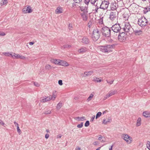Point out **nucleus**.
I'll use <instances>...</instances> for the list:
<instances>
[{"instance_id":"ddd939ff","label":"nucleus","mask_w":150,"mask_h":150,"mask_svg":"<svg viewBox=\"0 0 150 150\" xmlns=\"http://www.w3.org/2000/svg\"><path fill=\"white\" fill-rule=\"evenodd\" d=\"M93 71L91 70L88 71H86L84 73L83 76L86 77L87 76H90L93 73Z\"/></svg>"},{"instance_id":"473e14b6","label":"nucleus","mask_w":150,"mask_h":150,"mask_svg":"<svg viewBox=\"0 0 150 150\" xmlns=\"http://www.w3.org/2000/svg\"><path fill=\"white\" fill-rule=\"evenodd\" d=\"M45 69L47 70H49L52 68L51 66L49 64H46L45 67Z\"/></svg>"},{"instance_id":"864d4df0","label":"nucleus","mask_w":150,"mask_h":150,"mask_svg":"<svg viewBox=\"0 0 150 150\" xmlns=\"http://www.w3.org/2000/svg\"><path fill=\"white\" fill-rule=\"evenodd\" d=\"M89 2H90L89 0H85V1H84L85 3L87 5L88 4Z\"/></svg>"},{"instance_id":"0e129e2a","label":"nucleus","mask_w":150,"mask_h":150,"mask_svg":"<svg viewBox=\"0 0 150 150\" xmlns=\"http://www.w3.org/2000/svg\"><path fill=\"white\" fill-rule=\"evenodd\" d=\"M34 43V42H29V44L30 45H32Z\"/></svg>"},{"instance_id":"bf43d9fd","label":"nucleus","mask_w":150,"mask_h":150,"mask_svg":"<svg viewBox=\"0 0 150 150\" xmlns=\"http://www.w3.org/2000/svg\"><path fill=\"white\" fill-rule=\"evenodd\" d=\"M95 117V116H93L92 117V118H91V120L90 121L91 122L93 121V120H94Z\"/></svg>"},{"instance_id":"5701e85b","label":"nucleus","mask_w":150,"mask_h":150,"mask_svg":"<svg viewBox=\"0 0 150 150\" xmlns=\"http://www.w3.org/2000/svg\"><path fill=\"white\" fill-rule=\"evenodd\" d=\"M143 115L146 117H150V112L147 111H144L143 113Z\"/></svg>"},{"instance_id":"de8ad7c7","label":"nucleus","mask_w":150,"mask_h":150,"mask_svg":"<svg viewBox=\"0 0 150 150\" xmlns=\"http://www.w3.org/2000/svg\"><path fill=\"white\" fill-rule=\"evenodd\" d=\"M99 23L101 24H102L103 23V18L100 17V19L99 20Z\"/></svg>"},{"instance_id":"13d9d810","label":"nucleus","mask_w":150,"mask_h":150,"mask_svg":"<svg viewBox=\"0 0 150 150\" xmlns=\"http://www.w3.org/2000/svg\"><path fill=\"white\" fill-rule=\"evenodd\" d=\"M45 138L46 139H47L49 138V135L48 134H46L45 135Z\"/></svg>"},{"instance_id":"0eeeda50","label":"nucleus","mask_w":150,"mask_h":150,"mask_svg":"<svg viewBox=\"0 0 150 150\" xmlns=\"http://www.w3.org/2000/svg\"><path fill=\"white\" fill-rule=\"evenodd\" d=\"M111 28L112 30L115 33H119L122 31V28H121V27L119 24H114L112 25Z\"/></svg>"},{"instance_id":"09e8293b","label":"nucleus","mask_w":150,"mask_h":150,"mask_svg":"<svg viewBox=\"0 0 150 150\" xmlns=\"http://www.w3.org/2000/svg\"><path fill=\"white\" fill-rule=\"evenodd\" d=\"M13 57H12L14 58H17V56H18V54H16L15 53H13Z\"/></svg>"},{"instance_id":"e2e57ef3","label":"nucleus","mask_w":150,"mask_h":150,"mask_svg":"<svg viewBox=\"0 0 150 150\" xmlns=\"http://www.w3.org/2000/svg\"><path fill=\"white\" fill-rule=\"evenodd\" d=\"M109 97H107V94L106 95V96H105L103 98V100H106L107 98H108Z\"/></svg>"},{"instance_id":"2f4dec72","label":"nucleus","mask_w":150,"mask_h":150,"mask_svg":"<svg viewBox=\"0 0 150 150\" xmlns=\"http://www.w3.org/2000/svg\"><path fill=\"white\" fill-rule=\"evenodd\" d=\"M8 2L7 0H1V5H6Z\"/></svg>"},{"instance_id":"aec40b11","label":"nucleus","mask_w":150,"mask_h":150,"mask_svg":"<svg viewBox=\"0 0 150 150\" xmlns=\"http://www.w3.org/2000/svg\"><path fill=\"white\" fill-rule=\"evenodd\" d=\"M51 61L55 64L59 65L60 60L59 59L57 60V59H51Z\"/></svg>"},{"instance_id":"e433bc0d","label":"nucleus","mask_w":150,"mask_h":150,"mask_svg":"<svg viewBox=\"0 0 150 150\" xmlns=\"http://www.w3.org/2000/svg\"><path fill=\"white\" fill-rule=\"evenodd\" d=\"M56 95H55L53 94L52 96H49V97H50V98H51V99H52L53 100L55 99L56 98Z\"/></svg>"},{"instance_id":"6e6d98bb","label":"nucleus","mask_w":150,"mask_h":150,"mask_svg":"<svg viewBox=\"0 0 150 150\" xmlns=\"http://www.w3.org/2000/svg\"><path fill=\"white\" fill-rule=\"evenodd\" d=\"M5 34L4 32L0 33V36H4Z\"/></svg>"},{"instance_id":"dca6fc26","label":"nucleus","mask_w":150,"mask_h":150,"mask_svg":"<svg viewBox=\"0 0 150 150\" xmlns=\"http://www.w3.org/2000/svg\"><path fill=\"white\" fill-rule=\"evenodd\" d=\"M132 33H133L136 35H139L142 33V31L141 30H132Z\"/></svg>"},{"instance_id":"c756f323","label":"nucleus","mask_w":150,"mask_h":150,"mask_svg":"<svg viewBox=\"0 0 150 150\" xmlns=\"http://www.w3.org/2000/svg\"><path fill=\"white\" fill-rule=\"evenodd\" d=\"M81 16L83 18V20L84 21H86L87 20V17L86 15L84 13L81 15Z\"/></svg>"},{"instance_id":"4d7b16f0","label":"nucleus","mask_w":150,"mask_h":150,"mask_svg":"<svg viewBox=\"0 0 150 150\" xmlns=\"http://www.w3.org/2000/svg\"><path fill=\"white\" fill-rule=\"evenodd\" d=\"M0 124L2 125H4V123L3 122L0 120Z\"/></svg>"},{"instance_id":"338daca9","label":"nucleus","mask_w":150,"mask_h":150,"mask_svg":"<svg viewBox=\"0 0 150 150\" xmlns=\"http://www.w3.org/2000/svg\"><path fill=\"white\" fill-rule=\"evenodd\" d=\"M62 137V136L61 135H58L57 136V137L58 138H60Z\"/></svg>"},{"instance_id":"1a4fd4ad","label":"nucleus","mask_w":150,"mask_h":150,"mask_svg":"<svg viewBox=\"0 0 150 150\" xmlns=\"http://www.w3.org/2000/svg\"><path fill=\"white\" fill-rule=\"evenodd\" d=\"M121 32L119 33V35L118 36V40L120 42H124L126 39L127 37L125 33L122 31Z\"/></svg>"},{"instance_id":"37998d69","label":"nucleus","mask_w":150,"mask_h":150,"mask_svg":"<svg viewBox=\"0 0 150 150\" xmlns=\"http://www.w3.org/2000/svg\"><path fill=\"white\" fill-rule=\"evenodd\" d=\"M90 124L88 120L86 121V123L84 125L86 127H88L89 126Z\"/></svg>"},{"instance_id":"f704fd0d","label":"nucleus","mask_w":150,"mask_h":150,"mask_svg":"<svg viewBox=\"0 0 150 150\" xmlns=\"http://www.w3.org/2000/svg\"><path fill=\"white\" fill-rule=\"evenodd\" d=\"M102 113L101 112H98L96 115V119L98 117H99L101 115Z\"/></svg>"},{"instance_id":"cd10ccee","label":"nucleus","mask_w":150,"mask_h":150,"mask_svg":"<svg viewBox=\"0 0 150 150\" xmlns=\"http://www.w3.org/2000/svg\"><path fill=\"white\" fill-rule=\"evenodd\" d=\"M78 119L79 121H83L86 120L85 117H76V119Z\"/></svg>"},{"instance_id":"f8f14e48","label":"nucleus","mask_w":150,"mask_h":150,"mask_svg":"<svg viewBox=\"0 0 150 150\" xmlns=\"http://www.w3.org/2000/svg\"><path fill=\"white\" fill-rule=\"evenodd\" d=\"M23 11L25 13H29L32 12V10L30 6H28L26 8H24L23 9Z\"/></svg>"},{"instance_id":"9d476101","label":"nucleus","mask_w":150,"mask_h":150,"mask_svg":"<svg viewBox=\"0 0 150 150\" xmlns=\"http://www.w3.org/2000/svg\"><path fill=\"white\" fill-rule=\"evenodd\" d=\"M109 2L108 1H103L100 6V8L104 10H107L108 7Z\"/></svg>"},{"instance_id":"79ce46f5","label":"nucleus","mask_w":150,"mask_h":150,"mask_svg":"<svg viewBox=\"0 0 150 150\" xmlns=\"http://www.w3.org/2000/svg\"><path fill=\"white\" fill-rule=\"evenodd\" d=\"M17 129L18 133L19 134H20L22 132L20 129L19 126H17Z\"/></svg>"},{"instance_id":"774afa93","label":"nucleus","mask_w":150,"mask_h":150,"mask_svg":"<svg viewBox=\"0 0 150 150\" xmlns=\"http://www.w3.org/2000/svg\"><path fill=\"white\" fill-rule=\"evenodd\" d=\"M98 144V142H94V145H96Z\"/></svg>"},{"instance_id":"39448f33","label":"nucleus","mask_w":150,"mask_h":150,"mask_svg":"<svg viewBox=\"0 0 150 150\" xmlns=\"http://www.w3.org/2000/svg\"><path fill=\"white\" fill-rule=\"evenodd\" d=\"M138 23L140 26L144 27L147 25L148 21L144 17H142L139 19Z\"/></svg>"},{"instance_id":"72a5a7b5","label":"nucleus","mask_w":150,"mask_h":150,"mask_svg":"<svg viewBox=\"0 0 150 150\" xmlns=\"http://www.w3.org/2000/svg\"><path fill=\"white\" fill-rule=\"evenodd\" d=\"M94 95L93 94H91L90 95V96L88 97V99L87 100V101L88 102H89L90 100H91L92 98L93 97V96Z\"/></svg>"},{"instance_id":"f257e3e1","label":"nucleus","mask_w":150,"mask_h":150,"mask_svg":"<svg viewBox=\"0 0 150 150\" xmlns=\"http://www.w3.org/2000/svg\"><path fill=\"white\" fill-rule=\"evenodd\" d=\"M116 44L112 45H106L104 46H102L100 47V51L105 53H109L112 51L114 49Z\"/></svg>"},{"instance_id":"ea45409f","label":"nucleus","mask_w":150,"mask_h":150,"mask_svg":"<svg viewBox=\"0 0 150 150\" xmlns=\"http://www.w3.org/2000/svg\"><path fill=\"white\" fill-rule=\"evenodd\" d=\"M51 112V110H48L46 111H45L44 112V113L45 114H50Z\"/></svg>"},{"instance_id":"bb28decb","label":"nucleus","mask_w":150,"mask_h":150,"mask_svg":"<svg viewBox=\"0 0 150 150\" xmlns=\"http://www.w3.org/2000/svg\"><path fill=\"white\" fill-rule=\"evenodd\" d=\"M111 121V119H108V120H106L105 119H103V123L105 125L107 124L108 123L110 122Z\"/></svg>"},{"instance_id":"4c0bfd02","label":"nucleus","mask_w":150,"mask_h":150,"mask_svg":"<svg viewBox=\"0 0 150 150\" xmlns=\"http://www.w3.org/2000/svg\"><path fill=\"white\" fill-rule=\"evenodd\" d=\"M71 45H64L62 47V48H70L71 47Z\"/></svg>"},{"instance_id":"f3484780","label":"nucleus","mask_w":150,"mask_h":150,"mask_svg":"<svg viewBox=\"0 0 150 150\" xmlns=\"http://www.w3.org/2000/svg\"><path fill=\"white\" fill-rule=\"evenodd\" d=\"M81 42L84 44H87L89 43L90 41L88 38L86 37H84L83 38Z\"/></svg>"},{"instance_id":"680f3d73","label":"nucleus","mask_w":150,"mask_h":150,"mask_svg":"<svg viewBox=\"0 0 150 150\" xmlns=\"http://www.w3.org/2000/svg\"><path fill=\"white\" fill-rule=\"evenodd\" d=\"M76 150H81V149L78 146H77L76 149Z\"/></svg>"},{"instance_id":"f03ea898","label":"nucleus","mask_w":150,"mask_h":150,"mask_svg":"<svg viewBox=\"0 0 150 150\" xmlns=\"http://www.w3.org/2000/svg\"><path fill=\"white\" fill-rule=\"evenodd\" d=\"M111 28H109L106 26L102 27L101 30V32L102 35L105 37H110L111 36V34L112 32H111Z\"/></svg>"},{"instance_id":"c03bdc74","label":"nucleus","mask_w":150,"mask_h":150,"mask_svg":"<svg viewBox=\"0 0 150 150\" xmlns=\"http://www.w3.org/2000/svg\"><path fill=\"white\" fill-rule=\"evenodd\" d=\"M94 80L97 82H100L101 81V79H99V78H96V79Z\"/></svg>"},{"instance_id":"58836bf2","label":"nucleus","mask_w":150,"mask_h":150,"mask_svg":"<svg viewBox=\"0 0 150 150\" xmlns=\"http://www.w3.org/2000/svg\"><path fill=\"white\" fill-rule=\"evenodd\" d=\"M147 147L149 149H150V142L149 141H147L146 143Z\"/></svg>"},{"instance_id":"c85d7f7f","label":"nucleus","mask_w":150,"mask_h":150,"mask_svg":"<svg viewBox=\"0 0 150 150\" xmlns=\"http://www.w3.org/2000/svg\"><path fill=\"white\" fill-rule=\"evenodd\" d=\"M3 54L4 55L6 56L9 57L11 56L12 57H13V55L12 54L9 53V52H3Z\"/></svg>"},{"instance_id":"4be33fe9","label":"nucleus","mask_w":150,"mask_h":150,"mask_svg":"<svg viewBox=\"0 0 150 150\" xmlns=\"http://www.w3.org/2000/svg\"><path fill=\"white\" fill-rule=\"evenodd\" d=\"M116 93V91L115 90H112L109 92V93L107 94V97H110V96L115 94Z\"/></svg>"},{"instance_id":"052dcab7","label":"nucleus","mask_w":150,"mask_h":150,"mask_svg":"<svg viewBox=\"0 0 150 150\" xmlns=\"http://www.w3.org/2000/svg\"><path fill=\"white\" fill-rule=\"evenodd\" d=\"M14 124L15 125L17 126H17H19L18 124L16 122V121L14 122Z\"/></svg>"},{"instance_id":"412c9836","label":"nucleus","mask_w":150,"mask_h":150,"mask_svg":"<svg viewBox=\"0 0 150 150\" xmlns=\"http://www.w3.org/2000/svg\"><path fill=\"white\" fill-rule=\"evenodd\" d=\"M50 98L49 97V96L45 97V98H43L41 100V102H42L45 103L47 102L48 101L50 100H51Z\"/></svg>"},{"instance_id":"a878e982","label":"nucleus","mask_w":150,"mask_h":150,"mask_svg":"<svg viewBox=\"0 0 150 150\" xmlns=\"http://www.w3.org/2000/svg\"><path fill=\"white\" fill-rule=\"evenodd\" d=\"M141 118L140 117L138 118L136 126L137 127H138L141 124Z\"/></svg>"},{"instance_id":"7c9ffc66","label":"nucleus","mask_w":150,"mask_h":150,"mask_svg":"<svg viewBox=\"0 0 150 150\" xmlns=\"http://www.w3.org/2000/svg\"><path fill=\"white\" fill-rule=\"evenodd\" d=\"M62 103L61 102H59L57 105L56 106V108L57 110H59L62 107Z\"/></svg>"},{"instance_id":"b1692460","label":"nucleus","mask_w":150,"mask_h":150,"mask_svg":"<svg viewBox=\"0 0 150 150\" xmlns=\"http://www.w3.org/2000/svg\"><path fill=\"white\" fill-rule=\"evenodd\" d=\"M59 65L64 66H68V64L66 62L60 60Z\"/></svg>"},{"instance_id":"49530a36","label":"nucleus","mask_w":150,"mask_h":150,"mask_svg":"<svg viewBox=\"0 0 150 150\" xmlns=\"http://www.w3.org/2000/svg\"><path fill=\"white\" fill-rule=\"evenodd\" d=\"M90 2L92 4H94L97 0H89Z\"/></svg>"},{"instance_id":"5fc2aeb1","label":"nucleus","mask_w":150,"mask_h":150,"mask_svg":"<svg viewBox=\"0 0 150 150\" xmlns=\"http://www.w3.org/2000/svg\"><path fill=\"white\" fill-rule=\"evenodd\" d=\"M34 85L37 87L39 86V84L36 82H35L34 83Z\"/></svg>"},{"instance_id":"393cba45","label":"nucleus","mask_w":150,"mask_h":150,"mask_svg":"<svg viewBox=\"0 0 150 150\" xmlns=\"http://www.w3.org/2000/svg\"><path fill=\"white\" fill-rule=\"evenodd\" d=\"M99 137L98 139L101 142H105V137H103L101 135H99Z\"/></svg>"},{"instance_id":"c9c22d12","label":"nucleus","mask_w":150,"mask_h":150,"mask_svg":"<svg viewBox=\"0 0 150 150\" xmlns=\"http://www.w3.org/2000/svg\"><path fill=\"white\" fill-rule=\"evenodd\" d=\"M17 58H20L24 59H25V57L22 55H20L18 54V56H17Z\"/></svg>"},{"instance_id":"a18cd8bd","label":"nucleus","mask_w":150,"mask_h":150,"mask_svg":"<svg viewBox=\"0 0 150 150\" xmlns=\"http://www.w3.org/2000/svg\"><path fill=\"white\" fill-rule=\"evenodd\" d=\"M83 126V123L81 122L80 124H79L77 125L78 128H81Z\"/></svg>"},{"instance_id":"a19ab883","label":"nucleus","mask_w":150,"mask_h":150,"mask_svg":"<svg viewBox=\"0 0 150 150\" xmlns=\"http://www.w3.org/2000/svg\"><path fill=\"white\" fill-rule=\"evenodd\" d=\"M144 8V13H146L150 10V8L148 7H145Z\"/></svg>"},{"instance_id":"69168bd1","label":"nucleus","mask_w":150,"mask_h":150,"mask_svg":"<svg viewBox=\"0 0 150 150\" xmlns=\"http://www.w3.org/2000/svg\"><path fill=\"white\" fill-rule=\"evenodd\" d=\"M113 147V145H112L111 146L110 148H109V150H112V148Z\"/></svg>"},{"instance_id":"7ed1b4c3","label":"nucleus","mask_w":150,"mask_h":150,"mask_svg":"<svg viewBox=\"0 0 150 150\" xmlns=\"http://www.w3.org/2000/svg\"><path fill=\"white\" fill-rule=\"evenodd\" d=\"M100 33L99 29L96 28L93 30L91 38L94 41H96L100 36Z\"/></svg>"},{"instance_id":"4468645a","label":"nucleus","mask_w":150,"mask_h":150,"mask_svg":"<svg viewBox=\"0 0 150 150\" xmlns=\"http://www.w3.org/2000/svg\"><path fill=\"white\" fill-rule=\"evenodd\" d=\"M118 7V5L116 3H112L111 4L110 8L112 11H115Z\"/></svg>"},{"instance_id":"6ab92c4d","label":"nucleus","mask_w":150,"mask_h":150,"mask_svg":"<svg viewBox=\"0 0 150 150\" xmlns=\"http://www.w3.org/2000/svg\"><path fill=\"white\" fill-rule=\"evenodd\" d=\"M62 8L58 6L55 10V13L56 14H59L62 13Z\"/></svg>"},{"instance_id":"423d86ee","label":"nucleus","mask_w":150,"mask_h":150,"mask_svg":"<svg viewBox=\"0 0 150 150\" xmlns=\"http://www.w3.org/2000/svg\"><path fill=\"white\" fill-rule=\"evenodd\" d=\"M118 13L117 11H112L110 12L109 18L112 21L117 19L118 17Z\"/></svg>"},{"instance_id":"20e7f679","label":"nucleus","mask_w":150,"mask_h":150,"mask_svg":"<svg viewBox=\"0 0 150 150\" xmlns=\"http://www.w3.org/2000/svg\"><path fill=\"white\" fill-rule=\"evenodd\" d=\"M95 6L96 7V8L94 10H93V11H94V13L95 14L97 13H99L100 17L103 18L105 13L104 10H104L100 8V7H98L97 6V4L95 5Z\"/></svg>"},{"instance_id":"6e6552de","label":"nucleus","mask_w":150,"mask_h":150,"mask_svg":"<svg viewBox=\"0 0 150 150\" xmlns=\"http://www.w3.org/2000/svg\"><path fill=\"white\" fill-rule=\"evenodd\" d=\"M133 29L132 28L131 25L129 23H125V26L124 28H122V30L127 33L131 32V33H132Z\"/></svg>"},{"instance_id":"3c124183","label":"nucleus","mask_w":150,"mask_h":150,"mask_svg":"<svg viewBox=\"0 0 150 150\" xmlns=\"http://www.w3.org/2000/svg\"><path fill=\"white\" fill-rule=\"evenodd\" d=\"M106 81L107 83H109L110 84H111L113 83V82H114V80H112V81H108L107 80H106Z\"/></svg>"},{"instance_id":"603ef678","label":"nucleus","mask_w":150,"mask_h":150,"mask_svg":"<svg viewBox=\"0 0 150 150\" xmlns=\"http://www.w3.org/2000/svg\"><path fill=\"white\" fill-rule=\"evenodd\" d=\"M82 0H73L74 1H75V2L76 3H79L81 2Z\"/></svg>"},{"instance_id":"9b49d317","label":"nucleus","mask_w":150,"mask_h":150,"mask_svg":"<svg viewBox=\"0 0 150 150\" xmlns=\"http://www.w3.org/2000/svg\"><path fill=\"white\" fill-rule=\"evenodd\" d=\"M122 137L123 139H124V140L127 142V143H128V142H129V140H130L131 141L130 142L131 143V142L132 140H131V139H132L131 137L127 134H122Z\"/></svg>"},{"instance_id":"8fccbe9b","label":"nucleus","mask_w":150,"mask_h":150,"mask_svg":"<svg viewBox=\"0 0 150 150\" xmlns=\"http://www.w3.org/2000/svg\"><path fill=\"white\" fill-rule=\"evenodd\" d=\"M58 83L60 85H62L63 84L62 80H59Z\"/></svg>"},{"instance_id":"a211bd4d","label":"nucleus","mask_w":150,"mask_h":150,"mask_svg":"<svg viewBox=\"0 0 150 150\" xmlns=\"http://www.w3.org/2000/svg\"><path fill=\"white\" fill-rule=\"evenodd\" d=\"M80 10L84 13H87L88 12L87 7L82 6L80 7Z\"/></svg>"},{"instance_id":"2eb2a0df","label":"nucleus","mask_w":150,"mask_h":150,"mask_svg":"<svg viewBox=\"0 0 150 150\" xmlns=\"http://www.w3.org/2000/svg\"><path fill=\"white\" fill-rule=\"evenodd\" d=\"M88 49L86 47H82L81 48L78 50V51L79 53H83L85 52L88 51Z\"/></svg>"}]
</instances>
